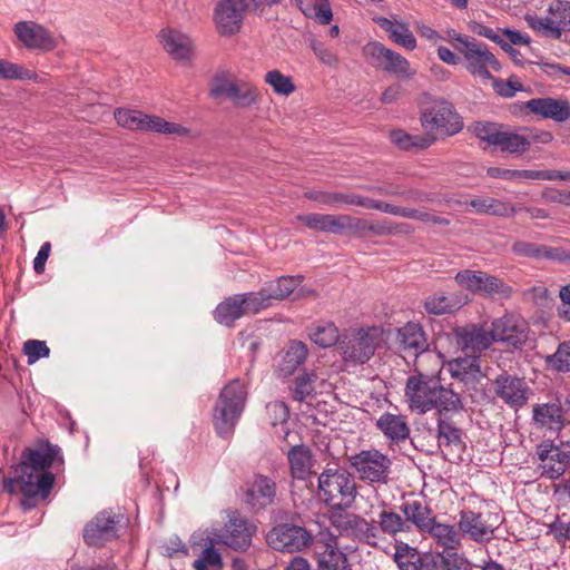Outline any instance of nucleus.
<instances>
[{
  "label": "nucleus",
  "instance_id": "72a5a7b5",
  "mask_svg": "<svg viewBox=\"0 0 570 570\" xmlns=\"http://www.w3.org/2000/svg\"><path fill=\"white\" fill-rule=\"evenodd\" d=\"M436 439L440 449L445 446L455 450L459 454L465 451L463 431L452 422L451 417L436 419Z\"/></svg>",
  "mask_w": 570,
  "mask_h": 570
},
{
  "label": "nucleus",
  "instance_id": "2eb2a0df",
  "mask_svg": "<svg viewBox=\"0 0 570 570\" xmlns=\"http://www.w3.org/2000/svg\"><path fill=\"white\" fill-rule=\"evenodd\" d=\"M16 485H19L20 492L23 498L20 505L24 511L35 509L38 505V500H46L52 490V479L49 475L42 476L40 480L31 482L27 480H18L16 478H4L2 480V491L9 494H16Z\"/></svg>",
  "mask_w": 570,
  "mask_h": 570
},
{
  "label": "nucleus",
  "instance_id": "5fc2aeb1",
  "mask_svg": "<svg viewBox=\"0 0 570 570\" xmlns=\"http://www.w3.org/2000/svg\"><path fill=\"white\" fill-rule=\"evenodd\" d=\"M305 197L321 205L338 208L342 205H350L351 193L311 190L305 193Z\"/></svg>",
  "mask_w": 570,
  "mask_h": 570
},
{
  "label": "nucleus",
  "instance_id": "052dcab7",
  "mask_svg": "<svg viewBox=\"0 0 570 570\" xmlns=\"http://www.w3.org/2000/svg\"><path fill=\"white\" fill-rule=\"evenodd\" d=\"M546 363L558 372H570V341L560 343L557 351L546 357Z\"/></svg>",
  "mask_w": 570,
  "mask_h": 570
},
{
  "label": "nucleus",
  "instance_id": "e433bc0d",
  "mask_svg": "<svg viewBox=\"0 0 570 570\" xmlns=\"http://www.w3.org/2000/svg\"><path fill=\"white\" fill-rule=\"evenodd\" d=\"M391 141L402 150L419 151L432 146L436 137L431 134L411 135L403 129H395L390 132Z\"/></svg>",
  "mask_w": 570,
  "mask_h": 570
},
{
  "label": "nucleus",
  "instance_id": "774afa93",
  "mask_svg": "<svg viewBox=\"0 0 570 570\" xmlns=\"http://www.w3.org/2000/svg\"><path fill=\"white\" fill-rule=\"evenodd\" d=\"M548 534H552L554 540L564 544L570 539V523L562 522L557 515L554 521L548 524Z\"/></svg>",
  "mask_w": 570,
  "mask_h": 570
},
{
  "label": "nucleus",
  "instance_id": "c85d7f7f",
  "mask_svg": "<svg viewBox=\"0 0 570 570\" xmlns=\"http://www.w3.org/2000/svg\"><path fill=\"white\" fill-rule=\"evenodd\" d=\"M396 341L401 351L411 353L415 356L429 348L426 334L423 327L413 322H409L397 330Z\"/></svg>",
  "mask_w": 570,
  "mask_h": 570
},
{
  "label": "nucleus",
  "instance_id": "4be33fe9",
  "mask_svg": "<svg viewBox=\"0 0 570 570\" xmlns=\"http://www.w3.org/2000/svg\"><path fill=\"white\" fill-rule=\"evenodd\" d=\"M528 324L512 315H504L491 324L494 342H501L513 348H520L528 340Z\"/></svg>",
  "mask_w": 570,
  "mask_h": 570
},
{
  "label": "nucleus",
  "instance_id": "f8f14e48",
  "mask_svg": "<svg viewBox=\"0 0 570 570\" xmlns=\"http://www.w3.org/2000/svg\"><path fill=\"white\" fill-rule=\"evenodd\" d=\"M528 26L535 32L551 39H560L563 32L570 31V2L553 1L547 17L527 16Z\"/></svg>",
  "mask_w": 570,
  "mask_h": 570
},
{
  "label": "nucleus",
  "instance_id": "4468645a",
  "mask_svg": "<svg viewBox=\"0 0 570 570\" xmlns=\"http://www.w3.org/2000/svg\"><path fill=\"white\" fill-rule=\"evenodd\" d=\"M249 3L259 8V0H219L214 10V22L217 32L227 37L237 33L243 24Z\"/></svg>",
  "mask_w": 570,
  "mask_h": 570
},
{
  "label": "nucleus",
  "instance_id": "a19ab883",
  "mask_svg": "<svg viewBox=\"0 0 570 570\" xmlns=\"http://www.w3.org/2000/svg\"><path fill=\"white\" fill-rule=\"evenodd\" d=\"M533 420L537 424L559 431L563 426L562 407L556 403L535 405L533 407Z\"/></svg>",
  "mask_w": 570,
  "mask_h": 570
},
{
  "label": "nucleus",
  "instance_id": "3c124183",
  "mask_svg": "<svg viewBox=\"0 0 570 570\" xmlns=\"http://www.w3.org/2000/svg\"><path fill=\"white\" fill-rule=\"evenodd\" d=\"M512 287L502 278L488 273L484 274L480 293L481 296L494 299H507L512 295Z\"/></svg>",
  "mask_w": 570,
  "mask_h": 570
},
{
  "label": "nucleus",
  "instance_id": "2f4dec72",
  "mask_svg": "<svg viewBox=\"0 0 570 570\" xmlns=\"http://www.w3.org/2000/svg\"><path fill=\"white\" fill-rule=\"evenodd\" d=\"M373 20L389 33L390 40L395 45L410 51L416 48V38L407 23L396 20L393 21L385 17H375Z\"/></svg>",
  "mask_w": 570,
  "mask_h": 570
},
{
  "label": "nucleus",
  "instance_id": "f03ea898",
  "mask_svg": "<svg viewBox=\"0 0 570 570\" xmlns=\"http://www.w3.org/2000/svg\"><path fill=\"white\" fill-rule=\"evenodd\" d=\"M420 122L425 134L453 136L462 130L463 120L453 105L425 94L420 101Z\"/></svg>",
  "mask_w": 570,
  "mask_h": 570
},
{
  "label": "nucleus",
  "instance_id": "603ef678",
  "mask_svg": "<svg viewBox=\"0 0 570 570\" xmlns=\"http://www.w3.org/2000/svg\"><path fill=\"white\" fill-rule=\"evenodd\" d=\"M377 528V533L394 537L399 532H406V521L396 512L382 510L379 514L377 521H374Z\"/></svg>",
  "mask_w": 570,
  "mask_h": 570
},
{
  "label": "nucleus",
  "instance_id": "338daca9",
  "mask_svg": "<svg viewBox=\"0 0 570 570\" xmlns=\"http://www.w3.org/2000/svg\"><path fill=\"white\" fill-rule=\"evenodd\" d=\"M311 48H312L313 52L315 53V56L317 57V59L322 63L330 66V67L337 66V63H338L337 56L328 47H326L323 42H321L318 40H312Z\"/></svg>",
  "mask_w": 570,
  "mask_h": 570
},
{
  "label": "nucleus",
  "instance_id": "a878e982",
  "mask_svg": "<svg viewBox=\"0 0 570 570\" xmlns=\"http://www.w3.org/2000/svg\"><path fill=\"white\" fill-rule=\"evenodd\" d=\"M524 107L543 119H552L562 122L570 117V105L566 100L554 98H533L525 102Z\"/></svg>",
  "mask_w": 570,
  "mask_h": 570
},
{
  "label": "nucleus",
  "instance_id": "a211bd4d",
  "mask_svg": "<svg viewBox=\"0 0 570 570\" xmlns=\"http://www.w3.org/2000/svg\"><path fill=\"white\" fill-rule=\"evenodd\" d=\"M346 510H333L330 515L331 523L342 535L352 537L358 540L370 541L377 538L375 522H368L354 513H346Z\"/></svg>",
  "mask_w": 570,
  "mask_h": 570
},
{
  "label": "nucleus",
  "instance_id": "f704fd0d",
  "mask_svg": "<svg viewBox=\"0 0 570 570\" xmlns=\"http://www.w3.org/2000/svg\"><path fill=\"white\" fill-rule=\"evenodd\" d=\"M291 475L297 480H306L314 465L312 450L305 444L292 446L287 452Z\"/></svg>",
  "mask_w": 570,
  "mask_h": 570
},
{
  "label": "nucleus",
  "instance_id": "79ce46f5",
  "mask_svg": "<svg viewBox=\"0 0 570 570\" xmlns=\"http://www.w3.org/2000/svg\"><path fill=\"white\" fill-rule=\"evenodd\" d=\"M302 276H281L264 284L265 293L271 303L287 298L301 284Z\"/></svg>",
  "mask_w": 570,
  "mask_h": 570
},
{
  "label": "nucleus",
  "instance_id": "09e8293b",
  "mask_svg": "<svg viewBox=\"0 0 570 570\" xmlns=\"http://www.w3.org/2000/svg\"><path fill=\"white\" fill-rule=\"evenodd\" d=\"M317 375L315 372L304 371L298 374L291 386L292 397L294 401L304 402L308 397H314L316 394L315 382Z\"/></svg>",
  "mask_w": 570,
  "mask_h": 570
},
{
  "label": "nucleus",
  "instance_id": "c03bdc74",
  "mask_svg": "<svg viewBox=\"0 0 570 570\" xmlns=\"http://www.w3.org/2000/svg\"><path fill=\"white\" fill-rule=\"evenodd\" d=\"M309 338L318 346L326 348L333 345H337L340 348V341L342 335L338 333V328L332 322L320 323L309 331Z\"/></svg>",
  "mask_w": 570,
  "mask_h": 570
},
{
  "label": "nucleus",
  "instance_id": "393cba45",
  "mask_svg": "<svg viewBox=\"0 0 570 570\" xmlns=\"http://www.w3.org/2000/svg\"><path fill=\"white\" fill-rule=\"evenodd\" d=\"M164 50L177 61H187L193 58L194 43L185 33L175 29H164L158 35Z\"/></svg>",
  "mask_w": 570,
  "mask_h": 570
},
{
  "label": "nucleus",
  "instance_id": "1a4fd4ad",
  "mask_svg": "<svg viewBox=\"0 0 570 570\" xmlns=\"http://www.w3.org/2000/svg\"><path fill=\"white\" fill-rule=\"evenodd\" d=\"M266 542L275 551L296 553L309 548L314 535L303 525L283 522L267 532Z\"/></svg>",
  "mask_w": 570,
  "mask_h": 570
},
{
  "label": "nucleus",
  "instance_id": "c756f323",
  "mask_svg": "<svg viewBox=\"0 0 570 570\" xmlns=\"http://www.w3.org/2000/svg\"><path fill=\"white\" fill-rule=\"evenodd\" d=\"M458 345L462 351L471 355H476L488 350L494 342L492 331L473 326L471 328H460L456 331Z\"/></svg>",
  "mask_w": 570,
  "mask_h": 570
},
{
  "label": "nucleus",
  "instance_id": "20e7f679",
  "mask_svg": "<svg viewBox=\"0 0 570 570\" xmlns=\"http://www.w3.org/2000/svg\"><path fill=\"white\" fill-rule=\"evenodd\" d=\"M453 47L461 56L464 68L473 77H478L481 80L492 79L491 71H499L501 69L500 62L489 50L488 46L472 37L455 35Z\"/></svg>",
  "mask_w": 570,
  "mask_h": 570
},
{
  "label": "nucleus",
  "instance_id": "0e129e2a",
  "mask_svg": "<svg viewBox=\"0 0 570 570\" xmlns=\"http://www.w3.org/2000/svg\"><path fill=\"white\" fill-rule=\"evenodd\" d=\"M23 353L28 357V364L31 365L42 357H48L50 348L45 341L28 340L23 343Z\"/></svg>",
  "mask_w": 570,
  "mask_h": 570
},
{
  "label": "nucleus",
  "instance_id": "412c9836",
  "mask_svg": "<svg viewBox=\"0 0 570 570\" xmlns=\"http://www.w3.org/2000/svg\"><path fill=\"white\" fill-rule=\"evenodd\" d=\"M495 395L510 407L519 409L527 404L530 389L524 379L502 373L493 381Z\"/></svg>",
  "mask_w": 570,
  "mask_h": 570
},
{
  "label": "nucleus",
  "instance_id": "bf43d9fd",
  "mask_svg": "<svg viewBox=\"0 0 570 570\" xmlns=\"http://www.w3.org/2000/svg\"><path fill=\"white\" fill-rule=\"evenodd\" d=\"M235 82L236 79H233L228 71H217L212 79L209 96L214 99H227Z\"/></svg>",
  "mask_w": 570,
  "mask_h": 570
},
{
  "label": "nucleus",
  "instance_id": "7ed1b4c3",
  "mask_svg": "<svg viewBox=\"0 0 570 570\" xmlns=\"http://www.w3.org/2000/svg\"><path fill=\"white\" fill-rule=\"evenodd\" d=\"M317 488L330 512L350 509L357 494L354 476L345 469H325L318 476Z\"/></svg>",
  "mask_w": 570,
  "mask_h": 570
},
{
  "label": "nucleus",
  "instance_id": "0eeeda50",
  "mask_svg": "<svg viewBox=\"0 0 570 570\" xmlns=\"http://www.w3.org/2000/svg\"><path fill=\"white\" fill-rule=\"evenodd\" d=\"M115 119L121 127L130 130L151 131L157 134L186 137L190 130L177 122H170L159 116H150L138 110L122 109L115 110Z\"/></svg>",
  "mask_w": 570,
  "mask_h": 570
},
{
  "label": "nucleus",
  "instance_id": "b1692460",
  "mask_svg": "<svg viewBox=\"0 0 570 570\" xmlns=\"http://www.w3.org/2000/svg\"><path fill=\"white\" fill-rule=\"evenodd\" d=\"M255 530L256 528L249 524L247 519L240 517L237 512H233L225 524L222 541L233 550L245 551L252 544Z\"/></svg>",
  "mask_w": 570,
  "mask_h": 570
},
{
  "label": "nucleus",
  "instance_id": "49530a36",
  "mask_svg": "<svg viewBox=\"0 0 570 570\" xmlns=\"http://www.w3.org/2000/svg\"><path fill=\"white\" fill-rule=\"evenodd\" d=\"M495 147H498L502 153L522 155L529 150V141L525 139L524 134L502 130L497 140Z\"/></svg>",
  "mask_w": 570,
  "mask_h": 570
},
{
  "label": "nucleus",
  "instance_id": "bb28decb",
  "mask_svg": "<svg viewBox=\"0 0 570 570\" xmlns=\"http://www.w3.org/2000/svg\"><path fill=\"white\" fill-rule=\"evenodd\" d=\"M401 512L404 514V521H406V532L411 531L412 525L420 533L430 531V524H432L435 518L432 509L421 500L404 501L400 505Z\"/></svg>",
  "mask_w": 570,
  "mask_h": 570
},
{
  "label": "nucleus",
  "instance_id": "58836bf2",
  "mask_svg": "<svg viewBox=\"0 0 570 570\" xmlns=\"http://www.w3.org/2000/svg\"><path fill=\"white\" fill-rule=\"evenodd\" d=\"M474 213L499 217H512L517 213L514 206L492 197H479L465 203Z\"/></svg>",
  "mask_w": 570,
  "mask_h": 570
},
{
  "label": "nucleus",
  "instance_id": "cd10ccee",
  "mask_svg": "<svg viewBox=\"0 0 570 570\" xmlns=\"http://www.w3.org/2000/svg\"><path fill=\"white\" fill-rule=\"evenodd\" d=\"M375 426L389 440L390 444L399 445L410 438V426L406 417L390 412L383 413L376 421Z\"/></svg>",
  "mask_w": 570,
  "mask_h": 570
},
{
  "label": "nucleus",
  "instance_id": "f257e3e1",
  "mask_svg": "<svg viewBox=\"0 0 570 570\" xmlns=\"http://www.w3.org/2000/svg\"><path fill=\"white\" fill-rule=\"evenodd\" d=\"M247 399V391L240 380L235 379L220 391L213 410V424L222 438H229L240 419Z\"/></svg>",
  "mask_w": 570,
  "mask_h": 570
},
{
  "label": "nucleus",
  "instance_id": "6e6552de",
  "mask_svg": "<svg viewBox=\"0 0 570 570\" xmlns=\"http://www.w3.org/2000/svg\"><path fill=\"white\" fill-rule=\"evenodd\" d=\"M363 56L372 67L397 78L411 79L416 75V70L405 57L379 41L366 43L363 47Z\"/></svg>",
  "mask_w": 570,
  "mask_h": 570
},
{
  "label": "nucleus",
  "instance_id": "473e14b6",
  "mask_svg": "<svg viewBox=\"0 0 570 570\" xmlns=\"http://www.w3.org/2000/svg\"><path fill=\"white\" fill-rule=\"evenodd\" d=\"M448 367L451 376L464 384L478 383L481 376L478 355L466 353L465 357H458L449 362Z\"/></svg>",
  "mask_w": 570,
  "mask_h": 570
},
{
  "label": "nucleus",
  "instance_id": "c9c22d12",
  "mask_svg": "<svg viewBox=\"0 0 570 570\" xmlns=\"http://www.w3.org/2000/svg\"><path fill=\"white\" fill-rule=\"evenodd\" d=\"M432 404V410H436V419H448L451 417L453 413H459L464 410L461 395L442 384H440Z\"/></svg>",
  "mask_w": 570,
  "mask_h": 570
},
{
  "label": "nucleus",
  "instance_id": "dca6fc26",
  "mask_svg": "<svg viewBox=\"0 0 570 570\" xmlns=\"http://www.w3.org/2000/svg\"><path fill=\"white\" fill-rule=\"evenodd\" d=\"M502 519L499 513H482L472 510L460 512L459 529L475 542H489L494 531L501 525Z\"/></svg>",
  "mask_w": 570,
  "mask_h": 570
},
{
  "label": "nucleus",
  "instance_id": "ea45409f",
  "mask_svg": "<svg viewBox=\"0 0 570 570\" xmlns=\"http://www.w3.org/2000/svg\"><path fill=\"white\" fill-rule=\"evenodd\" d=\"M240 297L239 294H235L220 302L214 311L215 321L232 327L237 320L245 315L243 303L239 302Z\"/></svg>",
  "mask_w": 570,
  "mask_h": 570
},
{
  "label": "nucleus",
  "instance_id": "de8ad7c7",
  "mask_svg": "<svg viewBox=\"0 0 570 570\" xmlns=\"http://www.w3.org/2000/svg\"><path fill=\"white\" fill-rule=\"evenodd\" d=\"M487 175L492 178H501L505 180H546V178L549 177L546 170L505 169L499 167L488 168Z\"/></svg>",
  "mask_w": 570,
  "mask_h": 570
},
{
  "label": "nucleus",
  "instance_id": "864d4df0",
  "mask_svg": "<svg viewBox=\"0 0 570 570\" xmlns=\"http://www.w3.org/2000/svg\"><path fill=\"white\" fill-rule=\"evenodd\" d=\"M346 566V556L336 546L326 544V550L317 557L316 570H341Z\"/></svg>",
  "mask_w": 570,
  "mask_h": 570
},
{
  "label": "nucleus",
  "instance_id": "6e6d98bb",
  "mask_svg": "<svg viewBox=\"0 0 570 570\" xmlns=\"http://www.w3.org/2000/svg\"><path fill=\"white\" fill-rule=\"evenodd\" d=\"M239 296H242L239 302L243 303L245 314H257L272 306L264 287L257 292L239 294Z\"/></svg>",
  "mask_w": 570,
  "mask_h": 570
},
{
  "label": "nucleus",
  "instance_id": "a18cd8bd",
  "mask_svg": "<svg viewBox=\"0 0 570 570\" xmlns=\"http://www.w3.org/2000/svg\"><path fill=\"white\" fill-rule=\"evenodd\" d=\"M394 560L401 570H422L425 556L421 557L416 548L400 542L395 546Z\"/></svg>",
  "mask_w": 570,
  "mask_h": 570
},
{
  "label": "nucleus",
  "instance_id": "6ab92c4d",
  "mask_svg": "<svg viewBox=\"0 0 570 570\" xmlns=\"http://www.w3.org/2000/svg\"><path fill=\"white\" fill-rule=\"evenodd\" d=\"M17 39L30 50L51 51L58 42L52 32L35 21H18L13 26Z\"/></svg>",
  "mask_w": 570,
  "mask_h": 570
},
{
  "label": "nucleus",
  "instance_id": "5701e85b",
  "mask_svg": "<svg viewBox=\"0 0 570 570\" xmlns=\"http://www.w3.org/2000/svg\"><path fill=\"white\" fill-rule=\"evenodd\" d=\"M277 493L275 480L262 473H255L247 482L245 502L255 510H264L274 504Z\"/></svg>",
  "mask_w": 570,
  "mask_h": 570
},
{
  "label": "nucleus",
  "instance_id": "8fccbe9b",
  "mask_svg": "<svg viewBox=\"0 0 570 570\" xmlns=\"http://www.w3.org/2000/svg\"><path fill=\"white\" fill-rule=\"evenodd\" d=\"M429 528H431V530L424 533L433 537L436 542L444 548V551L456 550L458 546H460V539L454 527L439 523L436 518H434Z\"/></svg>",
  "mask_w": 570,
  "mask_h": 570
},
{
  "label": "nucleus",
  "instance_id": "69168bd1",
  "mask_svg": "<svg viewBox=\"0 0 570 570\" xmlns=\"http://www.w3.org/2000/svg\"><path fill=\"white\" fill-rule=\"evenodd\" d=\"M207 566L218 568L223 566L222 557L214 548L212 540H209V544L203 551L202 557L194 561L195 570H208Z\"/></svg>",
  "mask_w": 570,
  "mask_h": 570
},
{
  "label": "nucleus",
  "instance_id": "37998d69",
  "mask_svg": "<svg viewBox=\"0 0 570 570\" xmlns=\"http://www.w3.org/2000/svg\"><path fill=\"white\" fill-rule=\"evenodd\" d=\"M308 355L307 346L301 341H292L282 358L279 370L284 376L292 375Z\"/></svg>",
  "mask_w": 570,
  "mask_h": 570
},
{
  "label": "nucleus",
  "instance_id": "680f3d73",
  "mask_svg": "<svg viewBox=\"0 0 570 570\" xmlns=\"http://www.w3.org/2000/svg\"><path fill=\"white\" fill-rule=\"evenodd\" d=\"M485 272L464 269L455 275V282L473 294L480 295Z\"/></svg>",
  "mask_w": 570,
  "mask_h": 570
},
{
  "label": "nucleus",
  "instance_id": "9b49d317",
  "mask_svg": "<svg viewBox=\"0 0 570 570\" xmlns=\"http://www.w3.org/2000/svg\"><path fill=\"white\" fill-rule=\"evenodd\" d=\"M297 220L309 229L330 234H343L346 232L374 230V227L365 219L354 218L350 215L311 213L298 215Z\"/></svg>",
  "mask_w": 570,
  "mask_h": 570
},
{
  "label": "nucleus",
  "instance_id": "4d7b16f0",
  "mask_svg": "<svg viewBox=\"0 0 570 570\" xmlns=\"http://www.w3.org/2000/svg\"><path fill=\"white\" fill-rule=\"evenodd\" d=\"M264 80L277 95L289 96L296 90L292 78L289 76H285L277 69L267 71Z\"/></svg>",
  "mask_w": 570,
  "mask_h": 570
},
{
  "label": "nucleus",
  "instance_id": "39448f33",
  "mask_svg": "<svg viewBox=\"0 0 570 570\" xmlns=\"http://www.w3.org/2000/svg\"><path fill=\"white\" fill-rule=\"evenodd\" d=\"M57 459L62 461L60 448L49 442H46L45 448H26L21 453L20 462L11 466L10 473L14 474L12 478L31 482L49 475L52 479L53 485L56 476L49 469Z\"/></svg>",
  "mask_w": 570,
  "mask_h": 570
},
{
  "label": "nucleus",
  "instance_id": "4c0bfd02",
  "mask_svg": "<svg viewBox=\"0 0 570 570\" xmlns=\"http://www.w3.org/2000/svg\"><path fill=\"white\" fill-rule=\"evenodd\" d=\"M227 99L237 108H250L261 101L262 95L253 82L245 79H236Z\"/></svg>",
  "mask_w": 570,
  "mask_h": 570
},
{
  "label": "nucleus",
  "instance_id": "aec40b11",
  "mask_svg": "<svg viewBox=\"0 0 570 570\" xmlns=\"http://www.w3.org/2000/svg\"><path fill=\"white\" fill-rule=\"evenodd\" d=\"M535 454L541 461L542 476L559 479L570 466V451L562 450L552 441H543L537 445Z\"/></svg>",
  "mask_w": 570,
  "mask_h": 570
},
{
  "label": "nucleus",
  "instance_id": "e2e57ef3",
  "mask_svg": "<svg viewBox=\"0 0 570 570\" xmlns=\"http://www.w3.org/2000/svg\"><path fill=\"white\" fill-rule=\"evenodd\" d=\"M445 570H471V562L464 554H459L456 550H446L439 553Z\"/></svg>",
  "mask_w": 570,
  "mask_h": 570
},
{
  "label": "nucleus",
  "instance_id": "423d86ee",
  "mask_svg": "<svg viewBox=\"0 0 570 570\" xmlns=\"http://www.w3.org/2000/svg\"><path fill=\"white\" fill-rule=\"evenodd\" d=\"M380 342L381 332L377 327H361L342 334L340 352L345 362L364 364L374 355Z\"/></svg>",
  "mask_w": 570,
  "mask_h": 570
},
{
  "label": "nucleus",
  "instance_id": "9d476101",
  "mask_svg": "<svg viewBox=\"0 0 570 570\" xmlns=\"http://www.w3.org/2000/svg\"><path fill=\"white\" fill-rule=\"evenodd\" d=\"M348 461L362 481L379 484L389 483L392 461L379 450H362L350 456Z\"/></svg>",
  "mask_w": 570,
  "mask_h": 570
},
{
  "label": "nucleus",
  "instance_id": "13d9d810",
  "mask_svg": "<svg viewBox=\"0 0 570 570\" xmlns=\"http://www.w3.org/2000/svg\"><path fill=\"white\" fill-rule=\"evenodd\" d=\"M0 79L4 80H36L37 73L21 65L0 58Z\"/></svg>",
  "mask_w": 570,
  "mask_h": 570
},
{
  "label": "nucleus",
  "instance_id": "f3484780",
  "mask_svg": "<svg viewBox=\"0 0 570 570\" xmlns=\"http://www.w3.org/2000/svg\"><path fill=\"white\" fill-rule=\"evenodd\" d=\"M121 517L111 511L96 514L83 528V541L89 547H102L107 541L118 537Z\"/></svg>",
  "mask_w": 570,
  "mask_h": 570
},
{
  "label": "nucleus",
  "instance_id": "ddd939ff",
  "mask_svg": "<svg viewBox=\"0 0 570 570\" xmlns=\"http://www.w3.org/2000/svg\"><path fill=\"white\" fill-rule=\"evenodd\" d=\"M440 384L441 380L435 375L417 373L409 376L404 390L409 407L420 414L431 411Z\"/></svg>",
  "mask_w": 570,
  "mask_h": 570
},
{
  "label": "nucleus",
  "instance_id": "7c9ffc66",
  "mask_svg": "<svg viewBox=\"0 0 570 570\" xmlns=\"http://www.w3.org/2000/svg\"><path fill=\"white\" fill-rule=\"evenodd\" d=\"M468 302V296L462 293L438 292L425 298L424 308L429 314L433 315L451 314L460 309Z\"/></svg>",
  "mask_w": 570,
  "mask_h": 570
}]
</instances>
